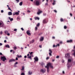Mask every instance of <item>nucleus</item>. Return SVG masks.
Listing matches in <instances>:
<instances>
[{"mask_svg":"<svg viewBox=\"0 0 75 75\" xmlns=\"http://www.w3.org/2000/svg\"><path fill=\"white\" fill-rule=\"evenodd\" d=\"M34 39H33L31 41H30V44H31L32 43H34Z\"/></svg>","mask_w":75,"mask_h":75,"instance_id":"obj_12","label":"nucleus"},{"mask_svg":"<svg viewBox=\"0 0 75 75\" xmlns=\"http://www.w3.org/2000/svg\"><path fill=\"white\" fill-rule=\"evenodd\" d=\"M72 51H73L74 53L72 54L73 55H74V57H75V50H72Z\"/></svg>","mask_w":75,"mask_h":75,"instance_id":"obj_13","label":"nucleus"},{"mask_svg":"<svg viewBox=\"0 0 75 75\" xmlns=\"http://www.w3.org/2000/svg\"><path fill=\"white\" fill-rule=\"evenodd\" d=\"M24 70V66H22V68L21 69L22 71H23Z\"/></svg>","mask_w":75,"mask_h":75,"instance_id":"obj_25","label":"nucleus"},{"mask_svg":"<svg viewBox=\"0 0 75 75\" xmlns=\"http://www.w3.org/2000/svg\"><path fill=\"white\" fill-rule=\"evenodd\" d=\"M10 15L11 16L12 15V12H10Z\"/></svg>","mask_w":75,"mask_h":75,"instance_id":"obj_38","label":"nucleus"},{"mask_svg":"<svg viewBox=\"0 0 75 75\" xmlns=\"http://www.w3.org/2000/svg\"><path fill=\"white\" fill-rule=\"evenodd\" d=\"M5 47H6L7 48H10V46H9V45H7L5 46Z\"/></svg>","mask_w":75,"mask_h":75,"instance_id":"obj_23","label":"nucleus"},{"mask_svg":"<svg viewBox=\"0 0 75 75\" xmlns=\"http://www.w3.org/2000/svg\"><path fill=\"white\" fill-rule=\"evenodd\" d=\"M32 73H33V72H32V71L31 72V71H29L28 72V74L29 75H31V74H32Z\"/></svg>","mask_w":75,"mask_h":75,"instance_id":"obj_14","label":"nucleus"},{"mask_svg":"<svg viewBox=\"0 0 75 75\" xmlns=\"http://www.w3.org/2000/svg\"><path fill=\"white\" fill-rule=\"evenodd\" d=\"M73 40H67V42H70L71 43L72 42Z\"/></svg>","mask_w":75,"mask_h":75,"instance_id":"obj_17","label":"nucleus"},{"mask_svg":"<svg viewBox=\"0 0 75 75\" xmlns=\"http://www.w3.org/2000/svg\"><path fill=\"white\" fill-rule=\"evenodd\" d=\"M13 48L14 50H16V49H17V47H14Z\"/></svg>","mask_w":75,"mask_h":75,"instance_id":"obj_39","label":"nucleus"},{"mask_svg":"<svg viewBox=\"0 0 75 75\" xmlns=\"http://www.w3.org/2000/svg\"><path fill=\"white\" fill-rule=\"evenodd\" d=\"M27 58L28 59H29V58H30V59L31 60H32V58H31V56H29Z\"/></svg>","mask_w":75,"mask_h":75,"instance_id":"obj_19","label":"nucleus"},{"mask_svg":"<svg viewBox=\"0 0 75 75\" xmlns=\"http://www.w3.org/2000/svg\"><path fill=\"white\" fill-rule=\"evenodd\" d=\"M20 6H22L23 5V2H21L19 3Z\"/></svg>","mask_w":75,"mask_h":75,"instance_id":"obj_26","label":"nucleus"},{"mask_svg":"<svg viewBox=\"0 0 75 75\" xmlns=\"http://www.w3.org/2000/svg\"><path fill=\"white\" fill-rule=\"evenodd\" d=\"M30 31L28 30H27L26 32V34H27L28 35H31V33H30Z\"/></svg>","mask_w":75,"mask_h":75,"instance_id":"obj_9","label":"nucleus"},{"mask_svg":"<svg viewBox=\"0 0 75 75\" xmlns=\"http://www.w3.org/2000/svg\"><path fill=\"white\" fill-rule=\"evenodd\" d=\"M18 64V62H16L14 64V65H16V64Z\"/></svg>","mask_w":75,"mask_h":75,"instance_id":"obj_41","label":"nucleus"},{"mask_svg":"<svg viewBox=\"0 0 75 75\" xmlns=\"http://www.w3.org/2000/svg\"><path fill=\"white\" fill-rule=\"evenodd\" d=\"M17 30V29H15L14 30V31H16Z\"/></svg>","mask_w":75,"mask_h":75,"instance_id":"obj_42","label":"nucleus"},{"mask_svg":"<svg viewBox=\"0 0 75 75\" xmlns=\"http://www.w3.org/2000/svg\"><path fill=\"white\" fill-rule=\"evenodd\" d=\"M35 20H40V18L35 17Z\"/></svg>","mask_w":75,"mask_h":75,"instance_id":"obj_22","label":"nucleus"},{"mask_svg":"<svg viewBox=\"0 0 75 75\" xmlns=\"http://www.w3.org/2000/svg\"><path fill=\"white\" fill-rule=\"evenodd\" d=\"M49 58H50V57H47V58H46V59L47 60H48V59H49Z\"/></svg>","mask_w":75,"mask_h":75,"instance_id":"obj_40","label":"nucleus"},{"mask_svg":"<svg viewBox=\"0 0 75 75\" xmlns=\"http://www.w3.org/2000/svg\"><path fill=\"white\" fill-rule=\"evenodd\" d=\"M72 58H71V59H68V61L67 63V67L68 69L69 68L71 67V62L72 61Z\"/></svg>","mask_w":75,"mask_h":75,"instance_id":"obj_2","label":"nucleus"},{"mask_svg":"<svg viewBox=\"0 0 75 75\" xmlns=\"http://www.w3.org/2000/svg\"><path fill=\"white\" fill-rule=\"evenodd\" d=\"M1 13H3V12H4V11H3V10H2L1 11Z\"/></svg>","mask_w":75,"mask_h":75,"instance_id":"obj_54","label":"nucleus"},{"mask_svg":"<svg viewBox=\"0 0 75 75\" xmlns=\"http://www.w3.org/2000/svg\"><path fill=\"white\" fill-rule=\"evenodd\" d=\"M24 58H27V56H25Z\"/></svg>","mask_w":75,"mask_h":75,"instance_id":"obj_57","label":"nucleus"},{"mask_svg":"<svg viewBox=\"0 0 75 75\" xmlns=\"http://www.w3.org/2000/svg\"><path fill=\"white\" fill-rule=\"evenodd\" d=\"M17 20H20V17L18 16V17L17 18Z\"/></svg>","mask_w":75,"mask_h":75,"instance_id":"obj_27","label":"nucleus"},{"mask_svg":"<svg viewBox=\"0 0 75 75\" xmlns=\"http://www.w3.org/2000/svg\"><path fill=\"white\" fill-rule=\"evenodd\" d=\"M49 54L50 55V56H52V50H51L50 49H49Z\"/></svg>","mask_w":75,"mask_h":75,"instance_id":"obj_7","label":"nucleus"},{"mask_svg":"<svg viewBox=\"0 0 75 75\" xmlns=\"http://www.w3.org/2000/svg\"><path fill=\"white\" fill-rule=\"evenodd\" d=\"M10 20L11 21H13V18H10Z\"/></svg>","mask_w":75,"mask_h":75,"instance_id":"obj_31","label":"nucleus"},{"mask_svg":"<svg viewBox=\"0 0 75 75\" xmlns=\"http://www.w3.org/2000/svg\"><path fill=\"white\" fill-rule=\"evenodd\" d=\"M17 57L18 58H21L22 57V56H21V55H18V54H17Z\"/></svg>","mask_w":75,"mask_h":75,"instance_id":"obj_20","label":"nucleus"},{"mask_svg":"<svg viewBox=\"0 0 75 75\" xmlns=\"http://www.w3.org/2000/svg\"><path fill=\"white\" fill-rule=\"evenodd\" d=\"M9 23H10V21H8L7 22V24H9Z\"/></svg>","mask_w":75,"mask_h":75,"instance_id":"obj_48","label":"nucleus"},{"mask_svg":"<svg viewBox=\"0 0 75 75\" xmlns=\"http://www.w3.org/2000/svg\"><path fill=\"white\" fill-rule=\"evenodd\" d=\"M7 35H10V33H7Z\"/></svg>","mask_w":75,"mask_h":75,"instance_id":"obj_64","label":"nucleus"},{"mask_svg":"<svg viewBox=\"0 0 75 75\" xmlns=\"http://www.w3.org/2000/svg\"><path fill=\"white\" fill-rule=\"evenodd\" d=\"M34 63H36V62H38V57L37 56L34 57Z\"/></svg>","mask_w":75,"mask_h":75,"instance_id":"obj_3","label":"nucleus"},{"mask_svg":"<svg viewBox=\"0 0 75 75\" xmlns=\"http://www.w3.org/2000/svg\"><path fill=\"white\" fill-rule=\"evenodd\" d=\"M65 57L66 58H69L70 57V54L68 53L65 54Z\"/></svg>","mask_w":75,"mask_h":75,"instance_id":"obj_6","label":"nucleus"},{"mask_svg":"<svg viewBox=\"0 0 75 75\" xmlns=\"http://www.w3.org/2000/svg\"><path fill=\"white\" fill-rule=\"evenodd\" d=\"M28 13H30V10H28L27 11Z\"/></svg>","mask_w":75,"mask_h":75,"instance_id":"obj_56","label":"nucleus"},{"mask_svg":"<svg viewBox=\"0 0 75 75\" xmlns=\"http://www.w3.org/2000/svg\"><path fill=\"white\" fill-rule=\"evenodd\" d=\"M8 15L9 16H10V12H8Z\"/></svg>","mask_w":75,"mask_h":75,"instance_id":"obj_63","label":"nucleus"},{"mask_svg":"<svg viewBox=\"0 0 75 75\" xmlns=\"http://www.w3.org/2000/svg\"><path fill=\"white\" fill-rule=\"evenodd\" d=\"M41 3L40 1H37L35 2L36 5L37 6H39L40 4H41Z\"/></svg>","mask_w":75,"mask_h":75,"instance_id":"obj_5","label":"nucleus"},{"mask_svg":"<svg viewBox=\"0 0 75 75\" xmlns=\"http://www.w3.org/2000/svg\"><path fill=\"white\" fill-rule=\"evenodd\" d=\"M16 61V60L12 59L10 60V62H13V61Z\"/></svg>","mask_w":75,"mask_h":75,"instance_id":"obj_21","label":"nucleus"},{"mask_svg":"<svg viewBox=\"0 0 75 75\" xmlns=\"http://www.w3.org/2000/svg\"><path fill=\"white\" fill-rule=\"evenodd\" d=\"M43 16H46V15H47V14H46V13H44L43 14Z\"/></svg>","mask_w":75,"mask_h":75,"instance_id":"obj_55","label":"nucleus"},{"mask_svg":"<svg viewBox=\"0 0 75 75\" xmlns=\"http://www.w3.org/2000/svg\"><path fill=\"white\" fill-rule=\"evenodd\" d=\"M60 21L61 22H62V21H64V19H63V18H61V19H60Z\"/></svg>","mask_w":75,"mask_h":75,"instance_id":"obj_28","label":"nucleus"},{"mask_svg":"<svg viewBox=\"0 0 75 75\" xmlns=\"http://www.w3.org/2000/svg\"><path fill=\"white\" fill-rule=\"evenodd\" d=\"M45 65V64L44 63V62H42V67H43V65Z\"/></svg>","mask_w":75,"mask_h":75,"instance_id":"obj_29","label":"nucleus"},{"mask_svg":"<svg viewBox=\"0 0 75 75\" xmlns=\"http://www.w3.org/2000/svg\"><path fill=\"white\" fill-rule=\"evenodd\" d=\"M43 24H45V23H47V20H46V19H45L43 20Z\"/></svg>","mask_w":75,"mask_h":75,"instance_id":"obj_18","label":"nucleus"},{"mask_svg":"<svg viewBox=\"0 0 75 75\" xmlns=\"http://www.w3.org/2000/svg\"><path fill=\"white\" fill-rule=\"evenodd\" d=\"M21 75H25V74L23 72H22L21 74Z\"/></svg>","mask_w":75,"mask_h":75,"instance_id":"obj_33","label":"nucleus"},{"mask_svg":"<svg viewBox=\"0 0 75 75\" xmlns=\"http://www.w3.org/2000/svg\"><path fill=\"white\" fill-rule=\"evenodd\" d=\"M16 1L17 2V3H18V2H19V0H16Z\"/></svg>","mask_w":75,"mask_h":75,"instance_id":"obj_43","label":"nucleus"},{"mask_svg":"<svg viewBox=\"0 0 75 75\" xmlns=\"http://www.w3.org/2000/svg\"><path fill=\"white\" fill-rule=\"evenodd\" d=\"M41 13V11H40V10L38 9V12L37 13L39 15V14H40V13Z\"/></svg>","mask_w":75,"mask_h":75,"instance_id":"obj_15","label":"nucleus"},{"mask_svg":"<svg viewBox=\"0 0 75 75\" xmlns=\"http://www.w3.org/2000/svg\"><path fill=\"white\" fill-rule=\"evenodd\" d=\"M18 58H17V57H16V60L17 61V60H18Z\"/></svg>","mask_w":75,"mask_h":75,"instance_id":"obj_50","label":"nucleus"},{"mask_svg":"<svg viewBox=\"0 0 75 75\" xmlns=\"http://www.w3.org/2000/svg\"><path fill=\"white\" fill-rule=\"evenodd\" d=\"M53 47H56V46H55V45H53Z\"/></svg>","mask_w":75,"mask_h":75,"instance_id":"obj_52","label":"nucleus"},{"mask_svg":"<svg viewBox=\"0 0 75 75\" xmlns=\"http://www.w3.org/2000/svg\"><path fill=\"white\" fill-rule=\"evenodd\" d=\"M7 42V41H6V40H5L4 41V42H5V43H6V42Z\"/></svg>","mask_w":75,"mask_h":75,"instance_id":"obj_60","label":"nucleus"},{"mask_svg":"<svg viewBox=\"0 0 75 75\" xmlns=\"http://www.w3.org/2000/svg\"><path fill=\"white\" fill-rule=\"evenodd\" d=\"M56 58H59V56H57L56 57Z\"/></svg>","mask_w":75,"mask_h":75,"instance_id":"obj_36","label":"nucleus"},{"mask_svg":"<svg viewBox=\"0 0 75 75\" xmlns=\"http://www.w3.org/2000/svg\"><path fill=\"white\" fill-rule=\"evenodd\" d=\"M44 40V37H42L40 38V41H42Z\"/></svg>","mask_w":75,"mask_h":75,"instance_id":"obj_16","label":"nucleus"},{"mask_svg":"<svg viewBox=\"0 0 75 75\" xmlns=\"http://www.w3.org/2000/svg\"><path fill=\"white\" fill-rule=\"evenodd\" d=\"M4 27V24L2 22H0V28L1 27Z\"/></svg>","mask_w":75,"mask_h":75,"instance_id":"obj_8","label":"nucleus"},{"mask_svg":"<svg viewBox=\"0 0 75 75\" xmlns=\"http://www.w3.org/2000/svg\"><path fill=\"white\" fill-rule=\"evenodd\" d=\"M55 2H56L55 1V0H54L53 1V2L52 4H53V5H55Z\"/></svg>","mask_w":75,"mask_h":75,"instance_id":"obj_24","label":"nucleus"},{"mask_svg":"<svg viewBox=\"0 0 75 75\" xmlns=\"http://www.w3.org/2000/svg\"><path fill=\"white\" fill-rule=\"evenodd\" d=\"M1 59L4 62L7 59L5 56L2 57H1Z\"/></svg>","mask_w":75,"mask_h":75,"instance_id":"obj_4","label":"nucleus"},{"mask_svg":"<svg viewBox=\"0 0 75 75\" xmlns=\"http://www.w3.org/2000/svg\"><path fill=\"white\" fill-rule=\"evenodd\" d=\"M70 16H72V14L71 13H70Z\"/></svg>","mask_w":75,"mask_h":75,"instance_id":"obj_53","label":"nucleus"},{"mask_svg":"<svg viewBox=\"0 0 75 75\" xmlns=\"http://www.w3.org/2000/svg\"><path fill=\"white\" fill-rule=\"evenodd\" d=\"M8 33V32L7 31V30H5V34H7Z\"/></svg>","mask_w":75,"mask_h":75,"instance_id":"obj_30","label":"nucleus"},{"mask_svg":"<svg viewBox=\"0 0 75 75\" xmlns=\"http://www.w3.org/2000/svg\"><path fill=\"white\" fill-rule=\"evenodd\" d=\"M54 12H55V13H57V10H54Z\"/></svg>","mask_w":75,"mask_h":75,"instance_id":"obj_58","label":"nucleus"},{"mask_svg":"<svg viewBox=\"0 0 75 75\" xmlns=\"http://www.w3.org/2000/svg\"><path fill=\"white\" fill-rule=\"evenodd\" d=\"M40 23H38L37 25V27H39L40 26Z\"/></svg>","mask_w":75,"mask_h":75,"instance_id":"obj_32","label":"nucleus"},{"mask_svg":"<svg viewBox=\"0 0 75 75\" xmlns=\"http://www.w3.org/2000/svg\"><path fill=\"white\" fill-rule=\"evenodd\" d=\"M19 14V13L18 12H14L13 13V16H14V15H18Z\"/></svg>","mask_w":75,"mask_h":75,"instance_id":"obj_10","label":"nucleus"},{"mask_svg":"<svg viewBox=\"0 0 75 75\" xmlns=\"http://www.w3.org/2000/svg\"><path fill=\"white\" fill-rule=\"evenodd\" d=\"M21 30H22V31H24V29H23V28H21Z\"/></svg>","mask_w":75,"mask_h":75,"instance_id":"obj_49","label":"nucleus"},{"mask_svg":"<svg viewBox=\"0 0 75 75\" xmlns=\"http://www.w3.org/2000/svg\"><path fill=\"white\" fill-rule=\"evenodd\" d=\"M0 34L1 35H2L3 34V31H1L0 32Z\"/></svg>","mask_w":75,"mask_h":75,"instance_id":"obj_37","label":"nucleus"},{"mask_svg":"<svg viewBox=\"0 0 75 75\" xmlns=\"http://www.w3.org/2000/svg\"><path fill=\"white\" fill-rule=\"evenodd\" d=\"M33 52H30V54L31 55V54H33Z\"/></svg>","mask_w":75,"mask_h":75,"instance_id":"obj_51","label":"nucleus"},{"mask_svg":"<svg viewBox=\"0 0 75 75\" xmlns=\"http://www.w3.org/2000/svg\"><path fill=\"white\" fill-rule=\"evenodd\" d=\"M41 71L42 73H44L45 72V69H41Z\"/></svg>","mask_w":75,"mask_h":75,"instance_id":"obj_11","label":"nucleus"},{"mask_svg":"<svg viewBox=\"0 0 75 75\" xmlns=\"http://www.w3.org/2000/svg\"><path fill=\"white\" fill-rule=\"evenodd\" d=\"M35 31H37V26H36L35 27Z\"/></svg>","mask_w":75,"mask_h":75,"instance_id":"obj_35","label":"nucleus"},{"mask_svg":"<svg viewBox=\"0 0 75 75\" xmlns=\"http://www.w3.org/2000/svg\"><path fill=\"white\" fill-rule=\"evenodd\" d=\"M64 62H65V61H64V60L63 59L62 61V62H63V63Z\"/></svg>","mask_w":75,"mask_h":75,"instance_id":"obj_46","label":"nucleus"},{"mask_svg":"<svg viewBox=\"0 0 75 75\" xmlns=\"http://www.w3.org/2000/svg\"><path fill=\"white\" fill-rule=\"evenodd\" d=\"M57 46H59V44H58L56 46V47H57Z\"/></svg>","mask_w":75,"mask_h":75,"instance_id":"obj_45","label":"nucleus"},{"mask_svg":"<svg viewBox=\"0 0 75 75\" xmlns=\"http://www.w3.org/2000/svg\"><path fill=\"white\" fill-rule=\"evenodd\" d=\"M29 55H30V54H28L27 55V56L28 57L29 56Z\"/></svg>","mask_w":75,"mask_h":75,"instance_id":"obj_62","label":"nucleus"},{"mask_svg":"<svg viewBox=\"0 0 75 75\" xmlns=\"http://www.w3.org/2000/svg\"><path fill=\"white\" fill-rule=\"evenodd\" d=\"M73 65H75V61L73 62Z\"/></svg>","mask_w":75,"mask_h":75,"instance_id":"obj_59","label":"nucleus"},{"mask_svg":"<svg viewBox=\"0 0 75 75\" xmlns=\"http://www.w3.org/2000/svg\"><path fill=\"white\" fill-rule=\"evenodd\" d=\"M67 27L66 26H64V29H67Z\"/></svg>","mask_w":75,"mask_h":75,"instance_id":"obj_34","label":"nucleus"},{"mask_svg":"<svg viewBox=\"0 0 75 75\" xmlns=\"http://www.w3.org/2000/svg\"><path fill=\"white\" fill-rule=\"evenodd\" d=\"M39 47L40 48H42V46L41 45H39Z\"/></svg>","mask_w":75,"mask_h":75,"instance_id":"obj_44","label":"nucleus"},{"mask_svg":"<svg viewBox=\"0 0 75 75\" xmlns=\"http://www.w3.org/2000/svg\"><path fill=\"white\" fill-rule=\"evenodd\" d=\"M50 67V68H52V69H53V66H52V64H51L50 63H47V66H45V68H47V72H49V67Z\"/></svg>","mask_w":75,"mask_h":75,"instance_id":"obj_1","label":"nucleus"},{"mask_svg":"<svg viewBox=\"0 0 75 75\" xmlns=\"http://www.w3.org/2000/svg\"><path fill=\"white\" fill-rule=\"evenodd\" d=\"M3 45V44H2V43H0V46H1V45Z\"/></svg>","mask_w":75,"mask_h":75,"instance_id":"obj_61","label":"nucleus"},{"mask_svg":"<svg viewBox=\"0 0 75 75\" xmlns=\"http://www.w3.org/2000/svg\"><path fill=\"white\" fill-rule=\"evenodd\" d=\"M47 3L48 2H47V3L45 4V5H46V6H47V5H48V4Z\"/></svg>","mask_w":75,"mask_h":75,"instance_id":"obj_47","label":"nucleus"}]
</instances>
